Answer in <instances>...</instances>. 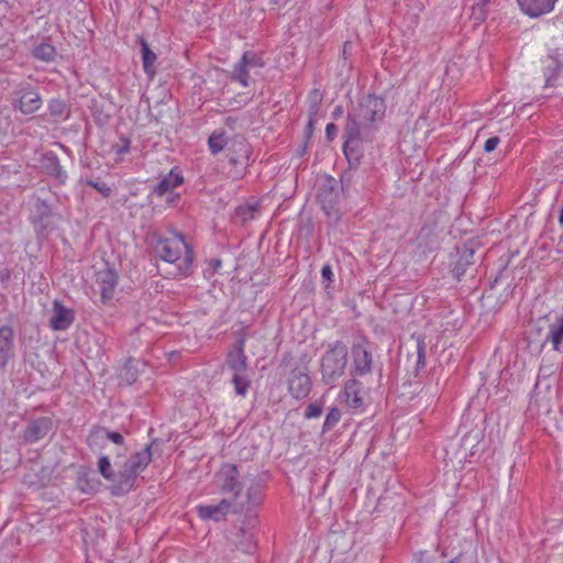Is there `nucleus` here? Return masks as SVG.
<instances>
[{
	"instance_id": "44",
	"label": "nucleus",
	"mask_w": 563,
	"mask_h": 563,
	"mask_svg": "<svg viewBox=\"0 0 563 563\" xmlns=\"http://www.w3.org/2000/svg\"><path fill=\"white\" fill-rule=\"evenodd\" d=\"M435 227H437L435 221H432L430 224L427 223V224L422 225L419 231L418 238L423 239V240L429 239L431 235H433Z\"/></svg>"
},
{
	"instance_id": "51",
	"label": "nucleus",
	"mask_w": 563,
	"mask_h": 563,
	"mask_svg": "<svg viewBox=\"0 0 563 563\" xmlns=\"http://www.w3.org/2000/svg\"><path fill=\"white\" fill-rule=\"evenodd\" d=\"M417 563H435V559L427 552H420L417 558Z\"/></svg>"
},
{
	"instance_id": "43",
	"label": "nucleus",
	"mask_w": 563,
	"mask_h": 563,
	"mask_svg": "<svg viewBox=\"0 0 563 563\" xmlns=\"http://www.w3.org/2000/svg\"><path fill=\"white\" fill-rule=\"evenodd\" d=\"M131 141L129 137L122 135L120 136L119 143L113 145V150L117 155H123L126 154L130 151Z\"/></svg>"
},
{
	"instance_id": "33",
	"label": "nucleus",
	"mask_w": 563,
	"mask_h": 563,
	"mask_svg": "<svg viewBox=\"0 0 563 563\" xmlns=\"http://www.w3.org/2000/svg\"><path fill=\"white\" fill-rule=\"evenodd\" d=\"M412 339L416 341L417 344V362L415 367V372L417 375L419 371L424 368L426 366V342L424 336L421 334H412Z\"/></svg>"
},
{
	"instance_id": "47",
	"label": "nucleus",
	"mask_w": 563,
	"mask_h": 563,
	"mask_svg": "<svg viewBox=\"0 0 563 563\" xmlns=\"http://www.w3.org/2000/svg\"><path fill=\"white\" fill-rule=\"evenodd\" d=\"M339 129L334 123H328L325 126V136L328 141H333L338 135Z\"/></svg>"
},
{
	"instance_id": "11",
	"label": "nucleus",
	"mask_w": 563,
	"mask_h": 563,
	"mask_svg": "<svg viewBox=\"0 0 563 563\" xmlns=\"http://www.w3.org/2000/svg\"><path fill=\"white\" fill-rule=\"evenodd\" d=\"M354 376H365L372 373L373 354L366 343H355L352 346Z\"/></svg>"
},
{
	"instance_id": "2",
	"label": "nucleus",
	"mask_w": 563,
	"mask_h": 563,
	"mask_svg": "<svg viewBox=\"0 0 563 563\" xmlns=\"http://www.w3.org/2000/svg\"><path fill=\"white\" fill-rule=\"evenodd\" d=\"M360 118L354 113H347L346 122L343 128V153L350 165L360 163L363 156V143L368 140V135L374 128L366 123H361Z\"/></svg>"
},
{
	"instance_id": "7",
	"label": "nucleus",
	"mask_w": 563,
	"mask_h": 563,
	"mask_svg": "<svg viewBox=\"0 0 563 563\" xmlns=\"http://www.w3.org/2000/svg\"><path fill=\"white\" fill-rule=\"evenodd\" d=\"M386 104L383 98L368 93L364 96L358 103V114L356 115L364 123L372 125L385 117Z\"/></svg>"
},
{
	"instance_id": "14",
	"label": "nucleus",
	"mask_w": 563,
	"mask_h": 563,
	"mask_svg": "<svg viewBox=\"0 0 563 563\" xmlns=\"http://www.w3.org/2000/svg\"><path fill=\"white\" fill-rule=\"evenodd\" d=\"M40 167L47 176L53 177L59 185H64L67 180V174L63 169L57 155L48 151L42 154L40 158Z\"/></svg>"
},
{
	"instance_id": "8",
	"label": "nucleus",
	"mask_w": 563,
	"mask_h": 563,
	"mask_svg": "<svg viewBox=\"0 0 563 563\" xmlns=\"http://www.w3.org/2000/svg\"><path fill=\"white\" fill-rule=\"evenodd\" d=\"M311 378L307 368H295L288 378V391L297 400L305 399L311 391Z\"/></svg>"
},
{
	"instance_id": "16",
	"label": "nucleus",
	"mask_w": 563,
	"mask_h": 563,
	"mask_svg": "<svg viewBox=\"0 0 563 563\" xmlns=\"http://www.w3.org/2000/svg\"><path fill=\"white\" fill-rule=\"evenodd\" d=\"M245 347V339L244 336H240L232 349L229 351L227 355V364L228 367L233 373H246L247 372V357L244 353Z\"/></svg>"
},
{
	"instance_id": "20",
	"label": "nucleus",
	"mask_w": 563,
	"mask_h": 563,
	"mask_svg": "<svg viewBox=\"0 0 563 563\" xmlns=\"http://www.w3.org/2000/svg\"><path fill=\"white\" fill-rule=\"evenodd\" d=\"M550 63L544 69L545 85L554 87L559 85V76L563 68V51L554 48L548 55Z\"/></svg>"
},
{
	"instance_id": "3",
	"label": "nucleus",
	"mask_w": 563,
	"mask_h": 563,
	"mask_svg": "<svg viewBox=\"0 0 563 563\" xmlns=\"http://www.w3.org/2000/svg\"><path fill=\"white\" fill-rule=\"evenodd\" d=\"M152 461V445H146L142 451L132 454L124 463L122 470L118 474V482L111 487V493L114 496H120L129 493L140 475Z\"/></svg>"
},
{
	"instance_id": "10",
	"label": "nucleus",
	"mask_w": 563,
	"mask_h": 563,
	"mask_svg": "<svg viewBox=\"0 0 563 563\" xmlns=\"http://www.w3.org/2000/svg\"><path fill=\"white\" fill-rule=\"evenodd\" d=\"M548 342H551L554 351L563 350V314L556 316L554 320L549 319L547 332L543 338L538 339L537 352H541Z\"/></svg>"
},
{
	"instance_id": "49",
	"label": "nucleus",
	"mask_w": 563,
	"mask_h": 563,
	"mask_svg": "<svg viewBox=\"0 0 563 563\" xmlns=\"http://www.w3.org/2000/svg\"><path fill=\"white\" fill-rule=\"evenodd\" d=\"M499 142H500V139L498 136H493V137H489L488 140H486V142L484 144L485 152H487V153L493 152L497 147Z\"/></svg>"
},
{
	"instance_id": "41",
	"label": "nucleus",
	"mask_w": 563,
	"mask_h": 563,
	"mask_svg": "<svg viewBox=\"0 0 563 563\" xmlns=\"http://www.w3.org/2000/svg\"><path fill=\"white\" fill-rule=\"evenodd\" d=\"M322 411L323 404L321 401H313L307 406L303 416L306 419H313L320 417Z\"/></svg>"
},
{
	"instance_id": "52",
	"label": "nucleus",
	"mask_w": 563,
	"mask_h": 563,
	"mask_svg": "<svg viewBox=\"0 0 563 563\" xmlns=\"http://www.w3.org/2000/svg\"><path fill=\"white\" fill-rule=\"evenodd\" d=\"M343 113V108L342 106H336L332 112V115L334 119H338L339 117H341Z\"/></svg>"
},
{
	"instance_id": "30",
	"label": "nucleus",
	"mask_w": 563,
	"mask_h": 563,
	"mask_svg": "<svg viewBox=\"0 0 563 563\" xmlns=\"http://www.w3.org/2000/svg\"><path fill=\"white\" fill-rule=\"evenodd\" d=\"M473 249H465L459 260L455 262L452 273L457 280H460L465 275L467 267L473 264Z\"/></svg>"
},
{
	"instance_id": "22",
	"label": "nucleus",
	"mask_w": 563,
	"mask_h": 563,
	"mask_svg": "<svg viewBox=\"0 0 563 563\" xmlns=\"http://www.w3.org/2000/svg\"><path fill=\"white\" fill-rule=\"evenodd\" d=\"M233 509V499H222L217 505H200L197 507L199 517L203 520H213L216 522L222 520L230 509Z\"/></svg>"
},
{
	"instance_id": "48",
	"label": "nucleus",
	"mask_w": 563,
	"mask_h": 563,
	"mask_svg": "<svg viewBox=\"0 0 563 563\" xmlns=\"http://www.w3.org/2000/svg\"><path fill=\"white\" fill-rule=\"evenodd\" d=\"M37 211L40 213V219L47 218L51 214V210L48 205L44 200L37 201Z\"/></svg>"
},
{
	"instance_id": "40",
	"label": "nucleus",
	"mask_w": 563,
	"mask_h": 563,
	"mask_svg": "<svg viewBox=\"0 0 563 563\" xmlns=\"http://www.w3.org/2000/svg\"><path fill=\"white\" fill-rule=\"evenodd\" d=\"M548 322H549V318L544 317V318H540L538 319L536 322H533L530 327V330H529V346L532 345V336L533 334H537V335H540L541 338H543L542 332L545 331L547 332V325H548Z\"/></svg>"
},
{
	"instance_id": "25",
	"label": "nucleus",
	"mask_w": 563,
	"mask_h": 563,
	"mask_svg": "<svg viewBox=\"0 0 563 563\" xmlns=\"http://www.w3.org/2000/svg\"><path fill=\"white\" fill-rule=\"evenodd\" d=\"M345 402L350 408L361 409L364 406L362 383L355 378L345 382L343 390Z\"/></svg>"
},
{
	"instance_id": "31",
	"label": "nucleus",
	"mask_w": 563,
	"mask_h": 563,
	"mask_svg": "<svg viewBox=\"0 0 563 563\" xmlns=\"http://www.w3.org/2000/svg\"><path fill=\"white\" fill-rule=\"evenodd\" d=\"M32 55L38 60L51 63L55 60L57 52L54 45L43 42L34 46Z\"/></svg>"
},
{
	"instance_id": "50",
	"label": "nucleus",
	"mask_w": 563,
	"mask_h": 563,
	"mask_svg": "<svg viewBox=\"0 0 563 563\" xmlns=\"http://www.w3.org/2000/svg\"><path fill=\"white\" fill-rule=\"evenodd\" d=\"M167 198H166V203L169 206V207H176L179 199H180V196L179 194H175L174 191H170V192H167Z\"/></svg>"
},
{
	"instance_id": "38",
	"label": "nucleus",
	"mask_w": 563,
	"mask_h": 563,
	"mask_svg": "<svg viewBox=\"0 0 563 563\" xmlns=\"http://www.w3.org/2000/svg\"><path fill=\"white\" fill-rule=\"evenodd\" d=\"M341 417L342 415L340 409L336 407H332L325 416L322 432H328L332 430L339 423Z\"/></svg>"
},
{
	"instance_id": "17",
	"label": "nucleus",
	"mask_w": 563,
	"mask_h": 563,
	"mask_svg": "<svg viewBox=\"0 0 563 563\" xmlns=\"http://www.w3.org/2000/svg\"><path fill=\"white\" fill-rule=\"evenodd\" d=\"M96 283L100 288L102 301L107 302L113 298L118 285V274L113 268L107 267L97 273Z\"/></svg>"
},
{
	"instance_id": "35",
	"label": "nucleus",
	"mask_w": 563,
	"mask_h": 563,
	"mask_svg": "<svg viewBox=\"0 0 563 563\" xmlns=\"http://www.w3.org/2000/svg\"><path fill=\"white\" fill-rule=\"evenodd\" d=\"M232 384L234 385V390L236 395L245 396L250 387V379L247 374L233 373Z\"/></svg>"
},
{
	"instance_id": "46",
	"label": "nucleus",
	"mask_w": 563,
	"mask_h": 563,
	"mask_svg": "<svg viewBox=\"0 0 563 563\" xmlns=\"http://www.w3.org/2000/svg\"><path fill=\"white\" fill-rule=\"evenodd\" d=\"M555 372L554 364H541L539 368V377H549Z\"/></svg>"
},
{
	"instance_id": "27",
	"label": "nucleus",
	"mask_w": 563,
	"mask_h": 563,
	"mask_svg": "<svg viewBox=\"0 0 563 563\" xmlns=\"http://www.w3.org/2000/svg\"><path fill=\"white\" fill-rule=\"evenodd\" d=\"M140 45L143 69L150 78H153L156 74L155 62L157 55L151 49L148 43L143 37L140 38Z\"/></svg>"
},
{
	"instance_id": "26",
	"label": "nucleus",
	"mask_w": 563,
	"mask_h": 563,
	"mask_svg": "<svg viewBox=\"0 0 563 563\" xmlns=\"http://www.w3.org/2000/svg\"><path fill=\"white\" fill-rule=\"evenodd\" d=\"M464 2L470 10L468 16L475 25H479L487 19L492 0H464Z\"/></svg>"
},
{
	"instance_id": "55",
	"label": "nucleus",
	"mask_w": 563,
	"mask_h": 563,
	"mask_svg": "<svg viewBox=\"0 0 563 563\" xmlns=\"http://www.w3.org/2000/svg\"><path fill=\"white\" fill-rule=\"evenodd\" d=\"M459 562V556L452 559L449 563H457Z\"/></svg>"
},
{
	"instance_id": "32",
	"label": "nucleus",
	"mask_w": 563,
	"mask_h": 563,
	"mask_svg": "<svg viewBox=\"0 0 563 563\" xmlns=\"http://www.w3.org/2000/svg\"><path fill=\"white\" fill-rule=\"evenodd\" d=\"M239 151L228 154L229 163L232 166H246L250 159V146L242 140L239 142Z\"/></svg>"
},
{
	"instance_id": "23",
	"label": "nucleus",
	"mask_w": 563,
	"mask_h": 563,
	"mask_svg": "<svg viewBox=\"0 0 563 563\" xmlns=\"http://www.w3.org/2000/svg\"><path fill=\"white\" fill-rule=\"evenodd\" d=\"M14 332L9 325L0 327V368L3 369L14 356Z\"/></svg>"
},
{
	"instance_id": "5",
	"label": "nucleus",
	"mask_w": 563,
	"mask_h": 563,
	"mask_svg": "<svg viewBox=\"0 0 563 563\" xmlns=\"http://www.w3.org/2000/svg\"><path fill=\"white\" fill-rule=\"evenodd\" d=\"M256 517L249 515L241 525H235L228 532L227 539L236 550L253 553L256 549L255 537Z\"/></svg>"
},
{
	"instance_id": "4",
	"label": "nucleus",
	"mask_w": 563,
	"mask_h": 563,
	"mask_svg": "<svg viewBox=\"0 0 563 563\" xmlns=\"http://www.w3.org/2000/svg\"><path fill=\"white\" fill-rule=\"evenodd\" d=\"M347 346L343 341H335L329 345L321 358L322 382L334 386L344 375L347 363Z\"/></svg>"
},
{
	"instance_id": "19",
	"label": "nucleus",
	"mask_w": 563,
	"mask_h": 563,
	"mask_svg": "<svg viewBox=\"0 0 563 563\" xmlns=\"http://www.w3.org/2000/svg\"><path fill=\"white\" fill-rule=\"evenodd\" d=\"M520 10L529 18H539L553 11L558 0H517Z\"/></svg>"
},
{
	"instance_id": "34",
	"label": "nucleus",
	"mask_w": 563,
	"mask_h": 563,
	"mask_svg": "<svg viewBox=\"0 0 563 563\" xmlns=\"http://www.w3.org/2000/svg\"><path fill=\"white\" fill-rule=\"evenodd\" d=\"M48 112L52 117L65 119L69 114L67 103L59 98H54L48 102Z\"/></svg>"
},
{
	"instance_id": "1",
	"label": "nucleus",
	"mask_w": 563,
	"mask_h": 563,
	"mask_svg": "<svg viewBox=\"0 0 563 563\" xmlns=\"http://www.w3.org/2000/svg\"><path fill=\"white\" fill-rule=\"evenodd\" d=\"M156 253L165 262L177 264L178 275L187 276L191 273L195 252L185 242L183 234L177 233L175 239L159 240L156 245Z\"/></svg>"
},
{
	"instance_id": "13",
	"label": "nucleus",
	"mask_w": 563,
	"mask_h": 563,
	"mask_svg": "<svg viewBox=\"0 0 563 563\" xmlns=\"http://www.w3.org/2000/svg\"><path fill=\"white\" fill-rule=\"evenodd\" d=\"M317 198L328 216L336 212L335 206L339 201V194L335 190V180L333 178L325 179L319 187Z\"/></svg>"
},
{
	"instance_id": "12",
	"label": "nucleus",
	"mask_w": 563,
	"mask_h": 563,
	"mask_svg": "<svg viewBox=\"0 0 563 563\" xmlns=\"http://www.w3.org/2000/svg\"><path fill=\"white\" fill-rule=\"evenodd\" d=\"M184 184V176L179 167H173L167 174L162 175L158 183L153 187L151 194L156 197H164L167 192Z\"/></svg>"
},
{
	"instance_id": "53",
	"label": "nucleus",
	"mask_w": 563,
	"mask_h": 563,
	"mask_svg": "<svg viewBox=\"0 0 563 563\" xmlns=\"http://www.w3.org/2000/svg\"><path fill=\"white\" fill-rule=\"evenodd\" d=\"M10 278V272L8 269H3L0 272V280H7Z\"/></svg>"
},
{
	"instance_id": "21",
	"label": "nucleus",
	"mask_w": 563,
	"mask_h": 563,
	"mask_svg": "<svg viewBox=\"0 0 563 563\" xmlns=\"http://www.w3.org/2000/svg\"><path fill=\"white\" fill-rule=\"evenodd\" d=\"M75 320V314L71 309L66 308L60 301H54L53 316L49 320V325L55 331L68 329Z\"/></svg>"
},
{
	"instance_id": "29",
	"label": "nucleus",
	"mask_w": 563,
	"mask_h": 563,
	"mask_svg": "<svg viewBox=\"0 0 563 563\" xmlns=\"http://www.w3.org/2000/svg\"><path fill=\"white\" fill-rule=\"evenodd\" d=\"M258 213H260V210H258L257 203L239 206L235 209L233 220L236 223L245 225L247 222L254 220Z\"/></svg>"
},
{
	"instance_id": "45",
	"label": "nucleus",
	"mask_w": 563,
	"mask_h": 563,
	"mask_svg": "<svg viewBox=\"0 0 563 563\" xmlns=\"http://www.w3.org/2000/svg\"><path fill=\"white\" fill-rule=\"evenodd\" d=\"M321 277L322 282L325 283V287L333 282V272L330 264H324L321 268Z\"/></svg>"
},
{
	"instance_id": "54",
	"label": "nucleus",
	"mask_w": 563,
	"mask_h": 563,
	"mask_svg": "<svg viewBox=\"0 0 563 563\" xmlns=\"http://www.w3.org/2000/svg\"><path fill=\"white\" fill-rule=\"evenodd\" d=\"M235 121H236L235 119H233V118L229 117V118H227V120H225V124H227L228 126H230L231 129H233V125H234Z\"/></svg>"
},
{
	"instance_id": "15",
	"label": "nucleus",
	"mask_w": 563,
	"mask_h": 563,
	"mask_svg": "<svg viewBox=\"0 0 563 563\" xmlns=\"http://www.w3.org/2000/svg\"><path fill=\"white\" fill-rule=\"evenodd\" d=\"M218 477L223 493H233L234 496L238 490L243 488V481H240V472L235 464L223 465L218 473Z\"/></svg>"
},
{
	"instance_id": "28",
	"label": "nucleus",
	"mask_w": 563,
	"mask_h": 563,
	"mask_svg": "<svg viewBox=\"0 0 563 563\" xmlns=\"http://www.w3.org/2000/svg\"><path fill=\"white\" fill-rule=\"evenodd\" d=\"M104 438L118 445H122L124 443L123 435L120 432L110 431L106 428L99 427L90 431L88 444L92 446L98 440H102Z\"/></svg>"
},
{
	"instance_id": "42",
	"label": "nucleus",
	"mask_w": 563,
	"mask_h": 563,
	"mask_svg": "<svg viewBox=\"0 0 563 563\" xmlns=\"http://www.w3.org/2000/svg\"><path fill=\"white\" fill-rule=\"evenodd\" d=\"M85 183L87 186L100 192L104 198H109L112 194V189L106 183L95 181L92 179H87Z\"/></svg>"
},
{
	"instance_id": "24",
	"label": "nucleus",
	"mask_w": 563,
	"mask_h": 563,
	"mask_svg": "<svg viewBox=\"0 0 563 563\" xmlns=\"http://www.w3.org/2000/svg\"><path fill=\"white\" fill-rule=\"evenodd\" d=\"M19 95V110L23 114H32L42 107V98L32 88L21 89L16 92Z\"/></svg>"
},
{
	"instance_id": "6",
	"label": "nucleus",
	"mask_w": 563,
	"mask_h": 563,
	"mask_svg": "<svg viewBox=\"0 0 563 563\" xmlns=\"http://www.w3.org/2000/svg\"><path fill=\"white\" fill-rule=\"evenodd\" d=\"M243 487L246 492L238 490L233 498V511L249 510L258 505L262 499L263 485L254 475L247 474L243 477Z\"/></svg>"
},
{
	"instance_id": "36",
	"label": "nucleus",
	"mask_w": 563,
	"mask_h": 563,
	"mask_svg": "<svg viewBox=\"0 0 563 563\" xmlns=\"http://www.w3.org/2000/svg\"><path fill=\"white\" fill-rule=\"evenodd\" d=\"M208 145L212 154L220 153L227 145V137L224 132L214 131L208 140Z\"/></svg>"
},
{
	"instance_id": "18",
	"label": "nucleus",
	"mask_w": 563,
	"mask_h": 563,
	"mask_svg": "<svg viewBox=\"0 0 563 563\" xmlns=\"http://www.w3.org/2000/svg\"><path fill=\"white\" fill-rule=\"evenodd\" d=\"M258 66V58L253 52H245L235 64L231 79L240 82L243 87L249 86V68Z\"/></svg>"
},
{
	"instance_id": "39",
	"label": "nucleus",
	"mask_w": 563,
	"mask_h": 563,
	"mask_svg": "<svg viewBox=\"0 0 563 563\" xmlns=\"http://www.w3.org/2000/svg\"><path fill=\"white\" fill-rule=\"evenodd\" d=\"M309 100H310V117H309V121H308V128L311 129L312 124H313V117L319 111V106L322 100V95L318 90H313L309 96Z\"/></svg>"
},
{
	"instance_id": "9",
	"label": "nucleus",
	"mask_w": 563,
	"mask_h": 563,
	"mask_svg": "<svg viewBox=\"0 0 563 563\" xmlns=\"http://www.w3.org/2000/svg\"><path fill=\"white\" fill-rule=\"evenodd\" d=\"M54 423L49 417H37L27 421L22 438L25 443H36L43 440L52 430Z\"/></svg>"
},
{
	"instance_id": "37",
	"label": "nucleus",
	"mask_w": 563,
	"mask_h": 563,
	"mask_svg": "<svg viewBox=\"0 0 563 563\" xmlns=\"http://www.w3.org/2000/svg\"><path fill=\"white\" fill-rule=\"evenodd\" d=\"M98 470L100 474L108 481L118 482V475L112 471L110 459L107 455H101L98 460Z\"/></svg>"
}]
</instances>
